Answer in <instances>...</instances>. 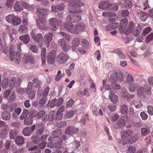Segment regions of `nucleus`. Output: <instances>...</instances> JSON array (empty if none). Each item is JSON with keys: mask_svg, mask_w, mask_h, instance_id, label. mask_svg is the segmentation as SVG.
I'll list each match as a JSON object with an SVG mask.
<instances>
[{"mask_svg": "<svg viewBox=\"0 0 153 153\" xmlns=\"http://www.w3.org/2000/svg\"><path fill=\"white\" fill-rule=\"evenodd\" d=\"M65 110V107L63 105L60 106L58 109L57 112L53 111L50 112V117L51 120L54 119L56 120H61L63 115V112Z\"/></svg>", "mask_w": 153, "mask_h": 153, "instance_id": "f257e3e1", "label": "nucleus"}, {"mask_svg": "<svg viewBox=\"0 0 153 153\" xmlns=\"http://www.w3.org/2000/svg\"><path fill=\"white\" fill-rule=\"evenodd\" d=\"M115 75L112 74L111 76V79L112 81L118 80L120 82H122L123 80V76L121 71L119 70H115L114 71Z\"/></svg>", "mask_w": 153, "mask_h": 153, "instance_id": "f03ea898", "label": "nucleus"}, {"mask_svg": "<svg viewBox=\"0 0 153 153\" xmlns=\"http://www.w3.org/2000/svg\"><path fill=\"white\" fill-rule=\"evenodd\" d=\"M145 89L142 87H140L138 88L137 92V94L138 96L140 97L144 95L145 93L147 94H151V93L150 91L151 87L147 85H145Z\"/></svg>", "mask_w": 153, "mask_h": 153, "instance_id": "7ed1b4c3", "label": "nucleus"}, {"mask_svg": "<svg viewBox=\"0 0 153 153\" xmlns=\"http://www.w3.org/2000/svg\"><path fill=\"white\" fill-rule=\"evenodd\" d=\"M66 21L68 23H73L79 22L81 20L80 16L77 14H73L68 16L66 18Z\"/></svg>", "mask_w": 153, "mask_h": 153, "instance_id": "20e7f679", "label": "nucleus"}, {"mask_svg": "<svg viewBox=\"0 0 153 153\" xmlns=\"http://www.w3.org/2000/svg\"><path fill=\"white\" fill-rule=\"evenodd\" d=\"M56 56V51L55 50L51 51L47 56V60L48 62L50 64H53L55 62Z\"/></svg>", "mask_w": 153, "mask_h": 153, "instance_id": "39448f33", "label": "nucleus"}, {"mask_svg": "<svg viewBox=\"0 0 153 153\" xmlns=\"http://www.w3.org/2000/svg\"><path fill=\"white\" fill-rule=\"evenodd\" d=\"M63 27L64 29L73 33H77V32H74V31H76V26H74L73 25L70 24L69 23H65L63 24Z\"/></svg>", "mask_w": 153, "mask_h": 153, "instance_id": "423d86ee", "label": "nucleus"}, {"mask_svg": "<svg viewBox=\"0 0 153 153\" xmlns=\"http://www.w3.org/2000/svg\"><path fill=\"white\" fill-rule=\"evenodd\" d=\"M69 56L66 53H59L57 57L58 62L60 64H64L66 62Z\"/></svg>", "mask_w": 153, "mask_h": 153, "instance_id": "0eeeda50", "label": "nucleus"}, {"mask_svg": "<svg viewBox=\"0 0 153 153\" xmlns=\"http://www.w3.org/2000/svg\"><path fill=\"white\" fill-rule=\"evenodd\" d=\"M58 44L60 46L62 50L65 51H67L70 48V45L66 42L65 40L63 39H59L58 41Z\"/></svg>", "mask_w": 153, "mask_h": 153, "instance_id": "6e6552de", "label": "nucleus"}, {"mask_svg": "<svg viewBox=\"0 0 153 153\" xmlns=\"http://www.w3.org/2000/svg\"><path fill=\"white\" fill-rule=\"evenodd\" d=\"M35 128V125H34L30 127H27L23 130L22 133L25 136H30L34 131Z\"/></svg>", "mask_w": 153, "mask_h": 153, "instance_id": "1a4fd4ad", "label": "nucleus"}, {"mask_svg": "<svg viewBox=\"0 0 153 153\" xmlns=\"http://www.w3.org/2000/svg\"><path fill=\"white\" fill-rule=\"evenodd\" d=\"M23 61L25 63L28 65L33 64L34 62L33 57L27 54L24 55L23 57Z\"/></svg>", "mask_w": 153, "mask_h": 153, "instance_id": "9d476101", "label": "nucleus"}, {"mask_svg": "<svg viewBox=\"0 0 153 153\" xmlns=\"http://www.w3.org/2000/svg\"><path fill=\"white\" fill-rule=\"evenodd\" d=\"M79 130L78 128L74 127L73 126H69L66 128L65 130V133L70 135L76 134L78 133Z\"/></svg>", "mask_w": 153, "mask_h": 153, "instance_id": "9b49d317", "label": "nucleus"}, {"mask_svg": "<svg viewBox=\"0 0 153 153\" xmlns=\"http://www.w3.org/2000/svg\"><path fill=\"white\" fill-rule=\"evenodd\" d=\"M36 30H32L31 35L33 39L36 42H39L42 38V35L40 33H39L36 35Z\"/></svg>", "mask_w": 153, "mask_h": 153, "instance_id": "f8f14e48", "label": "nucleus"}, {"mask_svg": "<svg viewBox=\"0 0 153 153\" xmlns=\"http://www.w3.org/2000/svg\"><path fill=\"white\" fill-rule=\"evenodd\" d=\"M49 24L51 29L53 30H56L58 27V23L55 19L52 18L49 20Z\"/></svg>", "mask_w": 153, "mask_h": 153, "instance_id": "ddd939ff", "label": "nucleus"}, {"mask_svg": "<svg viewBox=\"0 0 153 153\" xmlns=\"http://www.w3.org/2000/svg\"><path fill=\"white\" fill-rule=\"evenodd\" d=\"M128 20L126 19H124L121 20L119 27V30L121 33H122L125 30L128 24Z\"/></svg>", "mask_w": 153, "mask_h": 153, "instance_id": "4468645a", "label": "nucleus"}, {"mask_svg": "<svg viewBox=\"0 0 153 153\" xmlns=\"http://www.w3.org/2000/svg\"><path fill=\"white\" fill-rule=\"evenodd\" d=\"M49 13V11L46 8H38L36 11V13L39 16H43Z\"/></svg>", "mask_w": 153, "mask_h": 153, "instance_id": "2eb2a0df", "label": "nucleus"}, {"mask_svg": "<svg viewBox=\"0 0 153 153\" xmlns=\"http://www.w3.org/2000/svg\"><path fill=\"white\" fill-rule=\"evenodd\" d=\"M53 35L49 33L45 35V43L47 47L49 46L50 44L52 39Z\"/></svg>", "mask_w": 153, "mask_h": 153, "instance_id": "dca6fc26", "label": "nucleus"}, {"mask_svg": "<svg viewBox=\"0 0 153 153\" xmlns=\"http://www.w3.org/2000/svg\"><path fill=\"white\" fill-rule=\"evenodd\" d=\"M136 27L135 26L133 22H130L129 23L126 31L125 32V34L126 35H127L132 32Z\"/></svg>", "mask_w": 153, "mask_h": 153, "instance_id": "f3484780", "label": "nucleus"}, {"mask_svg": "<svg viewBox=\"0 0 153 153\" xmlns=\"http://www.w3.org/2000/svg\"><path fill=\"white\" fill-rule=\"evenodd\" d=\"M19 38L20 40L25 44H27L30 42V38L28 34L21 35L19 36Z\"/></svg>", "mask_w": 153, "mask_h": 153, "instance_id": "a211bd4d", "label": "nucleus"}, {"mask_svg": "<svg viewBox=\"0 0 153 153\" xmlns=\"http://www.w3.org/2000/svg\"><path fill=\"white\" fill-rule=\"evenodd\" d=\"M2 128V129L0 132V136L1 137L4 138L8 133L9 129L8 126L7 125L4 126Z\"/></svg>", "mask_w": 153, "mask_h": 153, "instance_id": "6ab92c4d", "label": "nucleus"}, {"mask_svg": "<svg viewBox=\"0 0 153 153\" xmlns=\"http://www.w3.org/2000/svg\"><path fill=\"white\" fill-rule=\"evenodd\" d=\"M133 134V131L131 130H128L123 131L121 133V137L122 138H124L130 137Z\"/></svg>", "mask_w": 153, "mask_h": 153, "instance_id": "aec40b11", "label": "nucleus"}, {"mask_svg": "<svg viewBox=\"0 0 153 153\" xmlns=\"http://www.w3.org/2000/svg\"><path fill=\"white\" fill-rule=\"evenodd\" d=\"M109 97L110 100L113 103L115 104L117 103L118 97L114 92L112 91L110 92Z\"/></svg>", "mask_w": 153, "mask_h": 153, "instance_id": "412c9836", "label": "nucleus"}, {"mask_svg": "<svg viewBox=\"0 0 153 153\" xmlns=\"http://www.w3.org/2000/svg\"><path fill=\"white\" fill-rule=\"evenodd\" d=\"M1 117L4 120H8L11 118V114L9 111H4L1 114Z\"/></svg>", "mask_w": 153, "mask_h": 153, "instance_id": "4be33fe9", "label": "nucleus"}, {"mask_svg": "<svg viewBox=\"0 0 153 153\" xmlns=\"http://www.w3.org/2000/svg\"><path fill=\"white\" fill-rule=\"evenodd\" d=\"M80 41V39L78 38H75L73 39L72 42V47L73 49L74 50L79 46Z\"/></svg>", "mask_w": 153, "mask_h": 153, "instance_id": "5701e85b", "label": "nucleus"}, {"mask_svg": "<svg viewBox=\"0 0 153 153\" xmlns=\"http://www.w3.org/2000/svg\"><path fill=\"white\" fill-rule=\"evenodd\" d=\"M76 26V30L74 31V32H77V33H78L84 29L85 27V25L83 23L80 22L78 23Z\"/></svg>", "mask_w": 153, "mask_h": 153, "instance_id": "b1692460", "label": "nucleus"}, {"mask_svg": "<svg viewBox=\"0 0 153 153\" xmlns=\"http://www.w3.org/2000/svg\"><path fill=\"white\" fill-rule=\"evenodd\" d=\"M110 5L108 1H101L99 4V7L101 9H105L109 7Z\"/></svg>", "mask_w": 153, "mask_h": 153, "instance_id": "393cba45", "label": "nucleus"}, {"mask_svg": "<svg viewBox=\"0 0 153 153\" xmlns=\"http://www.w3.org/2000/svg\"><path fill=\"white\" fill-rule=\"evenodd\" d=\"M84 4L83 2H80L77 1H75L69 3L68 4V6L72 7L73 6L76 9V7H78L81 6H83Z\"/></svg>", "mask_w": 153, "mask_h": 153, "instance_id": "a878e982", "label": "nucleus"}, {"mask_svg": "<svg viewBox=\"0 0 153 153\" xmlns=\"http://www.w3.org/2000/svg\"><path fill=\"white\" fill-rule=\"evenodd\" d=\"M149 132V128L147 126H145L140 129L141 134L143 136H145L147 135Z\"/></svg>", "mask_w": 153, "mask_h": 153, "instance_id": "bb28decb", "label": "nucleus"}, {"mask_svg": "<svg viewBox=\"0 0 153 153\" xmlns=\"http://www.w3.org/2000/svg\"><path fill=\"white\" fill-rule=\"evenodd\" d=\"M117 126H114V128L116 129L118 128H121L124 126L126 125V123L125 121L122 119L119 120L117 123Z\"/></svg>", "mask_w": 153, "mask_h": 153, "instance_id": "cd10ccee", "label": "nucleus"}, {"mask_svg": "<svg viewBox=\"0 0 153 153\" xmlns=\"http://www.w3.org/2000/svg\"><path fill=\"white\" fill-rule=\"evenodd\" d=\"M46 56V50L45 48H42V50L41 59L42 64L44 65L45 63Z\"/></svg>", "mask_w": 153, "mask_h": 153, "instance_id": "c85d7f7f", "label": "nucleus"}, {"mask_svg": "<svg viewBox=\"0 0 153 153\" xmlns=\"http://www.w3.org/2000/svg\"><path fill=\"white\" fill-rule=\"evenodd\" d=\"M52 133L53 138H57L60 136L61 133V130L60 129L56 130L55 131H53L52 132Z\"/></svg>", "mask_w": 153, "mask_h": 153, "instance_id": "c756f323", "label": "nucleus"}, {"mask_svg": "<svg viewBox=\"0 0 153 153\" xmlns=\"http://www.w3.org/2000/svg\"><path fill=\"white\" fill-rule=\"evenodd\" d=\"M38 47L36 43L34 42H32L30 44V49L31 51L33 53L37 52Z\"/></svg>", "mask_w": 153, "mask_h": 153, "instance_id": "7c9ffc66", "label": "nucleus"}, {"mask_svg": "<svg viewBox=\"0 0 153 153\" xmlns=\"http://www.w3.org/2000/svg\"><path fill=\"white\" fill-rule=\"evenodd\" d=\"M48 137V135L45 134L39 137L38 139H36V140L34 141V142L36 144H37L39 142H43L45 141Z\"/></svg>", "mask_w": 153, "mask_h": 153, "instance_id": "2f4dec72", "label": "nucleus"}, {"mask_svg": "<svg viewBox=\"0 0 153 153\" xmlns=\"http://www.w3.org/2000/svg\"><path fill=\"white\" fill-rule=\"evenodd\" d=\"M14 10L17 11H21L22 10V7L21 6L19 2L18 1H16L14 4Z\"/></svg>", "mask_w": 153, "mask_h": 153, "instance_id": "473e14b6", "label": "nucleus"}, {"mask_svg": "<svg viewBox=\"0 0 153 153\" xmlns=\"http://www.w3.org/2000/svg\"><path fill=\"white\" fill-rule=\"evenodd\" d=\"M153 40V33H151L146 37L145 42L146 44H148Z\"/></svg>", "mask_w": 153, "mask_h": 153, "instance_id": "72a5a7b5", "label": "nucleus"}, {"mask_svg": "<svg viewBox=\"0 0 153 153\" xmlns=\"http://www.w3.org/2000/svg\"><path fill=\"white\" fill-rule=\"evenodd\" d=\"M18 132L15 129L11 130L10 132V138L11 139H14L17 134Z\"/></svg>", "mask_w": 153, "mask_h": 153, "instance_id": "f704fd0d", "label": "nucleus"}, {"mask_svg": "<svg viewBox=\"0 0 153 153\" xmlns=\"http://www.w3.org/2000/svg\"><path fill=\"white\" fill-rule=\"evenodd\" d=\"M16 85V79L15 77H13L11 78L9 82L8 86L11 87H13Z\"/></svg>", "mask_w": 153, "mask_h": 153, "instance_id": "c9c22d12", "label": "nucleus"}, {"mask_svg": "<svg viewBox=\"0 0 153 153\" xmlns=\"http://www.w3.org/2000/svg\"><path fill=\"white\" fill-rule=\"evenodd\" d=\"M114 52L117 53L119 58L120 59H125L126 56L124 55L123 53L119 49H117L114 51Z\"/></svg>", "mask_w": 153, "mask_h": 153, "instance_id": "e433bc0d", "label": "nucleus"}, {"mask_svg": "<svg viewBox=\"0 0 153 153\" xmlns=\"http://www.w3.org/2000/svg\"><path fill=\"white\" fill-rule=\"evenodd\" d=\"M138 87V85L135 84H131L128 87V90L131 93L134 92Z\"/></svg>", "mask_w": 153, "mask_h": 153, "instance_id": "4c0bfd02", "label": "nucleus"}, {"mask_svg": "<svg viewBox=\"0 0 153 153\" xmlns=\"http://www.w3.org/2000/svg\"><path fill=\"white\" fill-rule=\"evenodd\" d=\"M13 21L12 22V24L14 25H18L21 23V20L18 16H15Z\"/></svg>", "mask_w": 153, "mask_h": 153, "instance_id": "58836bf2", "label": "nucleus"}, {"mask_svg": "<svg viewBox=\"0 0 153 153\" xmlns=\"http://www.w3.org/2000/svg\"><path fill=\"white\" fill-rule=\"evenodd\" d=\"M16 142L18 145H22L24 142L23 138L20 136H17L15 139Z\"/></svg>", "mask_w": 153, "mask_h": 153, "instance_id": "ea45409f", "label": "nucleus"}, {"mask_svg": "<svg viewBox=\"0 0 153 153\" xmlns=\"http://www.w3.org/2000/svg\"><path fill=\"white\" fill-rule=\"evenodd\" d=\"M133 104L135 107L140 108L142 106V104L139 99L135 100H134Z\"/></svg>", "mask_w": 153, "mask_h": 153, "instance_id": "a19ab883", "label": "nucleus"}, {"mask_svg": "<svg viewBox=\"0 0 153 153\" xmlns=\"http://www.w3.org/2000/svg\"><path fill=\"white\" fill-rule=\"evenodd\" d=\"M151 30L152 29L151 27H147L146 28H145L143 30L141 33V35L143 36L146 35L149 33Z\"/></svg>", "mask_w": 153, "mask_h": 153, "instance_id": "79ce46f5", "label": "nucleus"}, {"mask_svg": "<svg viewBox=\"0 0 153 153\" xmlns=\"http://www.w3.org/2000/svg\"><path fill=\"white\" fill-rule=\"evenodd\" d=\"M82 46L86 49L88 48L89 47V43L88 41L85 39H82L81 42Z\"/></svg>", "mask_w": 153, "mask_h": 153, "instance_id": "37998d69", "label": "nucleus"}, {"mask_svg": "<svg viewBox=\"0 0 153 153\" xmlns=\"http://www.w3.org/2000/svg\"><path fill=\"white\" fill-rule=\"evenodd\" d=\"M15 16L13 14H9L6 16L5 19L8 22L12 23Z\"/></svg>", "mask_w": 153, "mask_h": 153, "instance_id": "c03bdc74", "label": "nucleus"}, {"mask_svg": "<svg viewBox=\"0 0 153 153\" xmlns=\"http://www.w3.org/2000/svg\"><path fill=\"white\" fill-rule=\"evenodd\" d=\"M33 86L39 87L41 84V83L36 78H34L33 80Z\"/></svg>", "mask_w": 153, "mask_h": 153, "instance_id": "a18cd8bd", "label": "nucleus"}, {"mask_svg": "<svg viewBox=\"0 0 153 153\" xmlns=\"http://www.w3.org/2000/svg\"><path fill=\"white\" fill-rule=\"evenodd\" d=\"M15 0H6V5L8 8L12 7L13 4Z\"/></svg>", "mask_w": 153, "mask_h": 153, "instance_id": "49530a36", "label": "nucleus"}, {"mask_svg": "<svg viewBox=\"0 0 153 153\" xmlns=\"http://www.w3.org/2000/svg\"><path fill=\"white\" fill-rule=\"evenodd\" d=\"M28 113V111L27 110H24L20 116V119L21 120H23L27 116Z\"/></svg>", "mask_w": 153, "mask_h": 153, "instance_id": "de8ad7c7", "label": "nucleus"}, {"mask_svg": "<svg viewBox=\"0 0 153 153\" xmlns=\"http://www.w3.org/2000/svg\"><path fill=\"white\" fill-rule=\"evenodd\" d=\"M50 117V113L48 115L47 114H45L42 117V121L44 122H45L48 120L52 121L54 119L51 120Z\"/></svg>", "mask_w": 153, "mask_h": 153, "instance_id": "09e8293b", "label": "nucleus"}, {"mask_svg": "<svg viewBox=\"0 0 153 153\" xmlns=\"http://www.w3.org/2000/svg\"><path fill=\"white\" fill-rule=\"evenodd\" d=\"M19 30L20 33H23L27 32L28 30V29L26 26L21 25L19 28Z\"/></svg>", "mask_w": 153, "mask_h": 153, "instance_id": "8fccbe9b", "label": "nucleus"}, {"mask_svg": "<svg viewBox=\"0 0 153 153\" xmlns=\"http://www.w3.org/2000/svg\"><path fill=\"white\" fill-rule=\"evenodd\" d=\"M73 111H69L67 112L64 115V117L65 119H68L71 118L74 114Z\"/></svg>", "mask_w": 153, "mask_h": 153, "instance_id": "3c124183", "label": "nucleus"}, {"mask_svg": "<svg viewBox=\"0 0 153 153\" xmlns=\"http://www.w3.org/2000/svg\"><path fill=\"white\" fill-rule=\"evenodd\" d=\"M120 111L122 113L126 114L128 111V108L126 105H123L121 106L120 109Z\"/></svg>", "mask_w": 153, "mask_h": 153, "instance_id": "603ef678", "label": "nucleus"}, {"mask_svg": "<svg viewBox=\"0 0 153 153\" xmlns=\"http://www.w3.org/2000/svg\"><path fill=\"white\" fill-rule=\"evenodd\" d=\"M33 121L31 118H27L24 120V123L26 125H30L33 124Z\"/></svg>", "mask_w": 153, "mask_h": 153, "instance_id": "864d4df0", "label": "nucleus"}, {"mask_svg": "<svg viewBox=\"0 0 153 153\" xmlns=\"http://www.w3.org/2000/svg\"><path fill=\"white\" fill-rule=\"evenodd\" d=\"M8 79L7 78H4L2 83V87L3 89H5L8 85Z\"/></svg>", "mask_w": 153, "mask_h": 153, "instance_id": "5fc2aeb1", "label": "nucleus"}, {"mask_svg": "<svg viewBox=\"0 0 153 153\" xmlns=\"http://www.w3.org/2000/svg\"><path fill=\"white\" fill-rule=\"evenodd\" d=\"M21 111L22 109L21 108H17L14 111L13 114V116L16 117L17 115H19L20 114Z\"/></svg>", "mask_w": 153, "mask_h": 153, "instance_id": "6e6d98bb", "label": "nucleus"}, {"mask_svg": "<svg viewBox=\"0 0 153 153\" xmlns=\"http://www.w3.org/2000/svg\"><path fill=\"white\" fill-rule=\"evenodd\" d=\"M74 51L77 52L79 51L81 54H84L87 53V51L86 50L81 47H79L78 49L76 48Z\"/></svg>", "mask_w": 153, "mask_h": 153, "instance_id": "4d7b16f0", "label": "nucleus"}, {"mask_svg": "<svg viewBox=\"0 0 153 153\" xmlns=\"http://www.w3.org/2000/svg\"><path fill=\"white\" fill-rule=\"evenodd\" d=\"M134 80V78L131 74H128L127 77L126 82L129 83L132 82Z\"/></svg>", "mask_w": 153, "mask_h": 153, "instance_id": "13d9d810", "label": "nucleus"}, {"mask_svg": "<svg viewBox=\"0 0 153 153\" xmlns=\"http://www.w3.org/2000/svg\"><path fill=\"white\" fill-rule=\"evenodd\" d=\"M135 13L137 14V17L139 18L142 17L146 15L145 13L140 10H136Z\"/></svg>", "mask_w": 153, "mask_h": 153, "instance_id": "bf43d9fd", "label": "nucleus"}, {"mask_svg": "<svg viewBox=\"0 0 153 153\" xmlns=\"http://www.w3.org/2000/svg\"><path fill=\"white\" fill-rule=\"evenodd\" d=\"M15 61L17 64H19L20 60V53L19 52L16 53L15 57Z\"/></svg>", "mask_w": 153, "mask_h": 153, "instance_id": "052dcab7", "label": "nucleus"}, {"mask_svg": "<svg viewBox=\"0 0 153 153\" xmlns=\"http://www.w3.org/2000/svg\"><path fill=\"white\" fill-rule=\"evenodd\" d=\"M132 32L134 36H137L140 34V30L138 29V27H136Z\"/></svg>", "mask_w": 153, "mask_h": 153, "instance_id": "680f3d73", "label": "nucleus"}, {"mask_svg": "<svg viewBox=\"0 0 153 153\" xmlns=\"http://www.w3.org/2000/svg\"><path fill=\"white\" fill-rule=\"evenodd\" d=\"M67 123L65 121H61L56 124V126L58 128H62L66 126Z\"/></svg>", "mask_w": 153, "mask_h": 153, "instance_id": "e2e57ef3", "label": "nucleus"}, {"mask_svg": "<svg viewBox=\"0 0 153 153\" xmlns=\"http://www.w3.org/2000/svg\"><path fill=\"white\" fill-rule=\"evenodd\" d=\"M36 23L38 26L41 29H44L45 24L43 22H41L40 21L36 20Z\"/></svg>", "mask_w": 153, "mask_h": 153, "instance_id": "0e129e2a", "label": "nucleus"}, {"mask_svg": "<svg viewBox=\"0 0 153 153\" xmlns=\"http://www.w3.org/2000/svg\"><path fill=\"white\" fill-rule=\"evenodd\" d=\"M50 88L48 87H47L44 90L43 93L42 97L46 98V97L49 93Z\"/></svg>", "mask_w": 153, "mask_h": 153, "instance_id": "69168bd1", "label": "nucleus"}, {"mask_svg": "<svg viewBox=\"0 0 153 153\" xmlns=\"http://www.w3.org/2000/svg\"><path fill=\"white\" fill-rule=\"evenodd\" d=\"M63 141L62 140L59 142H56L54 143L55 147L61 148L63 147Z\"/></svg>", "mask_w": 153, "mask_h": 153, "instance_id": "338daca9", "label": "nucleus"}, {"mask_svg": "<svg viewBox=\"0 0 153 153\" xmlns=\"http://www.w3.org/2000/svg\"><path fill=\"white\" fill-rule=\"evenodd\" d=\"M21 3L22 6L25 9H28L31 7L30 5L29 4L25 2L21 1Z\"/></svg>", "mask_w": 153, "mask_h": 153, "instance_id": "774afa93", "label": "nucleus"}]
</instances>
